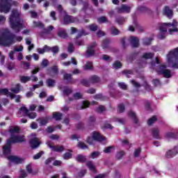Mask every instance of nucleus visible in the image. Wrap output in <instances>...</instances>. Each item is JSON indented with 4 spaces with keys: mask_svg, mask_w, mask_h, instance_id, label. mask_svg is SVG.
I'll use <instances>...</instances> for the list:
<instances>
[{
    "mask_svg": "<svg viewBox=\"0 0 178 178\" xmlns=\"http://www.w3.org/2000/svg\"><path fill=\"white\" fill-rule=\"evenodd\" d=\"M10 138L7 140L6 144L3 147V152L4 155H9L12 148V144H17L24 143L26 138L24 135L19 134L20 128L19 127H11L8 130Z\"/></svg>",
    "mask_w": 178,
    "mask_h": 178,
    "instance_id": "nucleus-1",
    "label": "nucleus"
},
{
    "mask_svg": "<svg viewBox=\"0 0 178 178\" xmlns=\"http://www.w3.org/2000/svg\"><path fill=\"white\" fill-rule=\"evenodd\" d=\"M20 16H22V12L13 9L8 18L10 27L15 33H20V31L24 28V22L20 18Z\"/></svg>",
    "mask_w": 178,
    "mask_h": 178,
    "instance_id": "nucleus-2",
    "label": "nucleus"
},
{
    "mask_svg": "<svg viewBox=\"0 0 178 178\" xmlns=\"http://www.w3.org/2000/svg\"><path fill=\"white\" fill-rule=\"evenodd\" d=\"M2 38H0V45L10 47V45L23 41V37L11 33L9 29L6 28L0 31Z\"/></svg>",
    "mask_w": 178,
    "mask_h": 178,
    "instance_id": "nucleus-3",
    "label": "nucleus"
},
{
    "mask_svg": "<svg viewBox=\"0 0 178 178\" xmlns=\"http://www.w3.org/2000/svg\"><path fill=\"white\" fill-rule=\"evenodd\" d=\"M168 29H169L168 31L170 34H175V33H177V22L176 20H173L172 23H164L161 24L159 26L160 33L158 35V38L159 40H163L168 34Z\"/></svg>",
    "mask_w": 178,
    "mask_h": 178,
    "instance_id": "nucleus-4",
    "label": "nucleus"
},
{
    "mask_svg": "<svg viewBox=\"0 0 178 178\" xmlns=\"http://www.w3.org/2000/svg\"><path fill=\"white\" fill-rule=\"evenodd\" d=\"M161 63V61L159 60V58L158 57L156 58V63H151V68L155 69L156 72L159 73V74H162L165 79H170L172 77V72L170 70L166 69V65H161L159 67H156V65H159Z\"/></svg>",
    "mask_w": 178,
    "mask_h": 178,
    "instance_id": "nucleus-5",
    "label": "nucleus"
},
{
    "mask_svg": "<svg viewBox=\"0 0 178 178\" xmlns=\"http://www.w3.org/2000/svg\"><path fill=\"white\" fill-rule=\"evenodd\" d=\"M167 66L178 69V47L171 50L167 55Z\"/></svg>",
    "mask_w": 178,
    "mask_h": 178,
    "instance_id": "nucleus-6",
    "label": "nucleus"
},
{
    "mask_svg": "<svg viewBox=\"0 0 178 178\" xmlns=\"http://www.w3.org/2000/svg\"><path fill=\"white\" fill-rule=\"evenodd\" d=\"M13 5L17 6L19 3L12 0H0V13H9Z\"/></svg>",
    "mask_w": 178,
    "mask_h": 178,
    "instance_id": "nucleus-7",
    "label": "nucleus"
},
{
    "mask_svg": "<svg viewBox=\"0 0 178 178\" xmlns=\"http://www.w3.org/2000/svg\"><path fill=\"white\" fill-rule=\"evenodd\" d=\"M94 140L95 141H104L105 140V137H104L102 135H101L98 132H93L92 133V138L88 137L86 140L88 144H90V145H92L94 144Z\"/></svg>",
    "mask_w": 178,
    "mask_h": 178,
    "instance_id": "nucleus-8",
    "label": "nucleus"
},
{
    "mask_svg": "<svg viewBox=\"0 0 178 178\" xmlns=\"http://www.w3.org/2000/svg\"><path fill=\"white\" fill-rule=\"evenodd\" d=\"M30 140L29 144L33 149L38 148L40 147V140H38V138L35 137V134H32L29 136Z\"/></svg>",
    "mask_w": 178,
    "mask_h": 178,
    "instance_id": "nucleus-9",
    "label": "nucleus"
},
{
    "mask_svg": "<svg viewBox=\"0 0 178 178\" xmlns=\"http://www.w3.org/2000/svg\"><path fill=\"white\" fill-rule=\"evenodd\" d=\"M130 10H131V6L122 4L120 7L117 8L118 13H130Z\"/></svg>",
    "mask_w": 178,
    "mask_h": 178,
    "instance_id": "nucleus-10",
    "label": "nucleus"
},
{
    "mask_svg": "<svg viewBox=\"0 0 178 178\" xmlns=\"http://www.w3.org/2000/svg\"><path fill=\"white\" fill-rule=\"evenodd\" d=\"M69 23H79V18L65 15L64 17V24H69Z\"/></svg>",
    "mask_w": 178,
    "mask_h": 178,
    "instance_id": "nucleus-11",
    "label": "nucleus"
},
{
    "mask_svg": "<svg viewBox=\"0 0 178 178\" xmlns=\"http://www.w3.org/2000/svg\"><path fill=\"white\" fill-rule=\"evenodd\" d=\"M95 47H97L96 42H93L88 47V49L86 51L87 56H92V55L95 54Z\"/></svg>",
    "mask_w": 178,
    "mask_h": 178,
    "instance_id": "nucleus-12",
    "label": "nucleus"
},
{
    "mask_svg": "<svg viewBox=\"0 0 178 178\" xmlns=\"http://www.w3.org/2000/svg\"><path fill=\"white\" fill-rule=\"evenodd\" d=\"M178 154V146L175 147L174 149L169 150L166 152L165 156L166 158H173V156H176Z\"/></svg>",
    "mask_w": 178,
    "mask_h": 178,
    "instance_id": "nucleus-13",
    "label": "nucleus"
},
{
    "mask_svg": "<svg viewBox=\"0 0 178 178\" xmlns=\"http://www.w3.org/2000/svg\"><path fill=\"white\" fill-rule=\"evenodd\" d=\"M47 144L49 148H51V151H55L56 152H63L65 149L63 146H52L51 142H47Z\"/></svg>",
    "mask_w": 178,
    "mask_h": 178,
    "instance_id": "nucleus-14",
    "label": "nucleus"
},
{
    "mask_svg": "<svg viewBox=\"0 0 178 178\" xmlns=\"http://www.w3.org/2000/svg\"><path fill=\"white\" fill-rule=\"evenodd\" d=\"M8 161H10V162H12L13 163H22L23 162V159H21L17 156H8Z\"/></svg>",
    "mask_w": 178,
    "mask_h": 178,
    "instance_id": "nucleus-15",
    "label": "nucleus"
},
{
    "mask_svg": "<svg viewBox=\"0 0 178 178\" xmlns=\"http://www.w3.org/2000/svg\"><path fill=\"white\" fill-rule=\"evenodd\" d=\"M29 109L26 106H22L17 113L18 118H23V116H27L29 115Z\"/></svg>",
    "mask_w": 178,
    "mask_h": 178,
    "instance_id": "nucleus-16",
    "label": "nucleus"
},
{
    "mask_svg": "<svg viewBox=\"0 0 178 178\" xmlns=\"http://www.w3.org/2000/svg\"><path fill=\"white\" fill-rule=\"evenodd\" d=\"M129 41L131 42V45H132L134 48H137V47L139 45L138 42L140 40H138V38L136 36H131Z\"/></svg>",
    "mask_w": 178,
    "mask_h": 178,
    "instance_id": "nucleus-17",
    "label": "nucleus"
},
{
    "mask_svg": "<svg viewBox=\"0 0 178 178\" xmlns=\"http://www.w3.org/2000/svg\"><path fill=\"white\" fill-rule=\"evenodd\" d=\"M0 94L2 95H8V97H10L11 99L15 98V94L9 92L6 88L0 89Z\"/></svg>",
    "mask_w": 178,
    "mask_h": 178,
    "instance_id": "nucleus-18",
    "label": "nucleus"
},
{
    "mask_svg": "<svg viewBox=\"0 0 178 178\" xmlns=\"http://www.w3.org/2000/svg\"><path fill=\"white\" fill-rule=\"evenodd\" d=\"M164 13L169 19H172L173 16V10H170L168 6L164 8Z\"/></svg>",
    "mask_w": 178,
    "mask_h": 178,
    "instance_id": "nucleus-19",
    "label": "nucleus"
},
{
    "mask_svg": "<svg viewBox=\"0 0 178 178\" xmlns=\"http://www.w3.org/2000/svg\"><path fill=\"white\" fill-rule=\"evenodd\" d=\"M46 84L47 87H50V88L55 87V84H56V81L52 79H48L46 81Z\"/></svg>",
    "mask_w": 178,
    "mask_h": 178,
    "instance_id": "nucleus-20",
    "label": "nucleus"
},
{
    "mask_svg": "<svg viewBox=\"0 0 178 178\" xmlns=\"http://www.w3.org/2000/svg\"><path fill=\"white\" fill-rule=\"evenodd\" d=\"M49 120V118L46 117L45 118H40L37 120L38 122H40V126H45L48 121Z\"/></svg>",
    "mask_w": 178,
    "mask_h": 178,
    "instance_id": "nucleus-21",
    "label": "nucleus"
},
{
    "mask_svg": "<svg viewBox=\"0 0 178 178\" xmlns=\"http://www.w3.org/2000/svg\"><path fill=\"white\" fill-rule=\"evenodd\" d=\"M87 166H88L89 170H90V172H92V173H95V172H96L95 166L94 165V164H92V162L88 161L87 163Z\"/></svg>",
    "mask_w": 178,
    "mask_h": 178,
    "instance_id": "nucleus-22",
    "label": "nucleus"
},
{
    "mask_svg": "<svg viewBox=\"0 0 178 178\" xmlns=\"http://www.w3.org/2000/svg\"><path fill=\"white\" fill-rule=\"evenodd\" d=\"M26 45H29L28 47V51H31L34 48V44L31 43V40L30 38L26 39Z\"/></svg>",
    "mask_w": 178,
    "mask_h": 178,
    "instance_id": "nucleus-23",
    "label": "nucleus"
},
{
    "mask_svg": "<svg viewBox=\"0 0 178 178\" xmlns=\"http://www.w3.org/2000/svg\"><path fill=\"white\" fill-rule=\"evenodd\" d=\"M128 116L134 119V123H136V124L138 123V120H137V118L136 117V113L133 111H129Z\"/></svg>",
    "mask_w": 178,
    "mask_h": 178,
    "instance_id": "nucleus-24",
    "label": "nucleus"
},
{
    "mask_svg": "<svg viewBox=\"0 0 178 178\" xmlns=\"http://www.w3.org/2000/svg\"><path fill=\"white\" fill-rule=\"evenodd\" d=\"M10 91H12V92H15V94H19V92H20V84L17 83L15 88H12L10 89Z\"/></svg>",
    "mask_w": 178,
    "mask_h": 178,
    "instance_id": "nucleus-25",
    "label": "nucleus"
},
{
    "mask_svg": "<svg viewBox=\"0 0 178 178\" xmlns=\"http://www.w3.org/2000/svg\"><path fill=\"white\" fill-rule=\"evenodd\" d=\"M53 118L55 120H60L62 119V113L58 112L54 113Z\"/></svg>",
    "mask_w": 178,
    "mask_h": 178,
    "instance_id": "nucleus-26",
    "label": "nucleus"
},
{
    "mask_svg": "<svg viewBox=\"0 0 178 178\" xmlns=\"http://www.w3.org/2000/svg\"><path fill=\"white\" fill-rule=\"evenodd\" d=\"M152 134L154 138H159V129L158 128L153 129Z\"/></svg>",
    "mask_w": 178,
    "mask_h": 178,
    "instance_id": "nucleus-27",
    "label": "nucleus"
},
{
    "mask_svg": "<svg viewBox=\"0 0 178 178\" xmlns=\"http://www.w3.org/2000/svg\"><path fill=\"white\" fill-rule=\"evenodd\" d=\"M76 159L78 162H86V161L87 160L86 156H83L81 154L78 155Z\"/></svg>",
    "mask_w": 178,
    "mask_h": 178,
    "instance_id": "nucleus-28",
    "label": "nucleus"
},
{
    "mask_svg": "<svg viewBox=\"0 0 178 178\" xmlns=\"http://www.w3.org/2000/svg\"><path fill=\"white\" fill-rule=\"evenodd\" d=\"M56 74H58V67L54 66L51 68V72H50V75L54 76H56Z\"/></svg>",
    "mask_w": 178,
    "mask_h": 178,
    "instance_id": "nucleus-29",
    "label": "nucleus"
},
{
    "mask_svg": "<svg viewBox=\"0 0 178 178\" xmlns=\"http://www.w3.org/2000/svg\"><path fill=\"white\" fill-rule=\"evenodd\" d=\"M102 47L103 49H106V48H109V40L106 39L103 41Z\"/></svg>",
    "mask_w": 178,
    "mask_h": 178,
    "instance_id": "nucleus-30",
    "label": "nucleus"
},
{
    "mask_svg": "<svg viewBox=\"0 0 178 178\" xmlns=\"http://www.w3.org/2000/svg\"><path fill=\"white\" fill-rule=\"evenodd\" d=\"M58 36L60 37V38H66L67 37V34H66V31L63 29H60L58 32Z\"/></svg>",
    "mask_w": 178,
    "mask_h": 178,
    "instance_id": "nucleus-31",
    "label": "nucleus"
},
{
    "mask_svg": "<svg viewBox=\"0 0 178 178\" xmlns=\"http://www.w3.org/2000/svg\"><path fill=\"white\" fill-rule=\"evenodd\" d=\"M33 27H38V29H44V24L41 22H33Z\"/></svg>",
    "mask_w": 178,
    "mask_h": 178,
    "instance_id": "nucleus-32",
    "label": "nucleus"
},
{
    "mask_svg": "<svg viewBox=\"0 0 178 178\" xmlns=\"http://www.w3.org/2000/svg\"><path fill=\"white\" fill-rule=\"evenodd\" d=\"M26 170L27 172H29L31 175H37V173H38V171H33V170L31 169V165H28L26 166Z\"/></svg>",
    "mask_w": 178,
    "mask_h": 178,
    "instance_id": "nucleus-33",
    "label": "nucleus"
},
{
    "mask_svg": "<svg viewBox=\"0 0 178 178\" xmlns=\"http://www.w3.org/2000/svg\"><path fill=\"white\" fill-rule=\"evenodd\" d=\"M31 79V78L30 76H20V81L22 83H27V81H30Z\"/></svg>",
    "mask_w": 178,
    "mask_h": 178,
    "instance_id": "nucleus-34",
    "label": "nucleus"
},
{
    "mask_svg": "<svg viewBox=\"0 0 178 178\" xmlns=\"http://www.w3.org/2000/svg\"><path fill=\"white\" fill-rule=\"evenodd\" d=\"M48 49H49V47H48V46H44L42 49H38V54H44L45 52H47V51H48Z\"/></svg>",
    "mask_w": 178,
    "mask_h": 178,
    "instance_id": "nucleus-35",
    "label": "nucleus"
},
{
    "mask_svg": "<svg viewBox=\"0 0 178 178\" xmlns=\"http://www.w3.org/2000/svg\"><path fill=\"white\" fill-rule=\"evenodd\" d=\"M113 67L114 69H120V67H122V63H120V61H115L113 64Z\"/></svg>",
    "mask_w": 178,
    "mask_h": 178,
    "instance_id": "nucleus-36",
    "label": "nucleus"
},
{
    "mask_svg": "<svg viewBox=\"0 0 178 178\" xmlns=\"http://www.w3.org/2000/svg\"><path fill=\"white\" fill-rule=\"evenodd\" d=\"M116 22L118 24H123L126 22V19L123 17L116 18Z\"/></svg>",
    "mask_w": 178,
    "mask_h": 178,
    "instance_id": "nucleus-37",
    "label": "nucleus"
},
{
    "mask_svg": "<svg viewBox=\"0 0 178 178\" xmlns=\"http://www.w3.org/2000/svg\"><path fill=\"white\" fill-rule=\"evenodd\" d=\"M98 81H99V77L97 76L93 75L90 77L91 83H98Z\"/></svg>",
    "mask_w": 178,
    "mask_h": 178,
    "instance_id": "nucleus-38",
    "label": "nucleus"
},
{
    "mask_svg": "<svg viewBox=\"0 0 178 178\" xmlns=\"http://www.w3.org/2000/svg\"><path fill=\"white\" fill-rule=\"evenodd\" d=\"M165 138H176V134L173 132H168L165 134Z\"/></svg>",
    "mask_w": 178,
    "mask_h": 178,
    "instance_id": "nucleus-39",
    "label": "nucleus"
},
{
    "mask_svg": "<svg viewBox=\"0 0 178 178\" xmlns=\"http://www.w3.org/2000/svg\"><path fill=\"white\" fill-rule=\"evenodd\" d=\"M144 59H151L154 58V54L152 53H145L143 54Z\"/></svg>",
    "mask_w": 178,
    "mask_h": 178,
    "instance_id": "nucleus-40",
    "label": "nucleus"
},
{
    "mask_svg": "<svg viewBox=\"0 0 178 178\" xmlns=\"http://www.w3.org/2000/svg\"><path fill=\"white\" fill-rule=\"evenodd\" d=\"M84 69L85 70H91V69H92V63L91 62L86 63L84 67Z\"/></svg>",
    "mask_w": 178,
    "mask_h": 178,
    "instance_id": "nucleus-41",
    "label": "nucleus"
},
{
    "mask_svg": "<svg viewBox=\"0 0 178 178\" xmlns=\"http://www.w3.org/2000/svg\"><path fill=\"white\" fill-rule=\"evenodd\" d=\"M49 49L54 54H57V52H59V47L58 46L49 47L48 51H49Z\"/></svg>",
    "mask_w": 178,
    "mask_h": 178,
    "instance_id": "nucleus-42",
    "label": "nucleus"
},
{
    "mask_svg": "<svg viewBox=\"0 0 178 178\" xmlns=\"http://www.w3.org/2000/svg\"><path fill=\"white\" fill-rule=\"evenodd\" d=\"M156 122V116H153L152 118H149L147 124L149 126H151V124L155 123Z\"/></svg>",
    "mask_w": 178,
    "mask_h": 178,
    "instance_id": "nucleus-43",
    "label": "nucleus"
},
{
    "mask_svg": "<svg viewBox=\"0 0 178 178\" xmlns=\"http://www.w3.org/2000/svg\"><path fill=\"white\" fill-rule=\"evenodd\" d=\"M51 2H52V5L54 6H55V8H57V9H58V10H60V12H61V10H62V6L61 5H57L56 6V2H57L56 0H51Z\"/></svg>",
    "mask_w": 178,
    "mask_h": 178,
    "instance_id": "nucleus-44",
    "label": "nucleus"
},
{
    "mask_svg": "<svg viewBox=\"0 0 178 178\" xmlns=\"http://www.w3.org/2000/svg\"><path fill=\"white\" fill-rule=\"evenodd\" d=\"M74 99H81L83 98V95L80 92H76L73 95Z\"/></svg>",
    "mask_w": 178,
    "mask_h": 178,
    "instance_id": "nucleus-45",
    "label": "nucleus"
},
{
    "mask_svg": "<svg viewBox=\"0 0 178 178\" xmlns=\"http://www.w3.org/2000/svg\"><path fill=\"white\" fill-rule=\"evenodd\" d=\"M98 23H106L108 22V19L106 17H100L97 19Z\"/></svg>",
    "mask_w": 178,
    "mask_h": 178,
    "instance_id": "nucleus-46",
    "label": "nucleus"
},
{
    "mask_svg": "<svg viewBox=\"0 0 178 178\" xmlns=\"http://www.w3.org/2000/svg\"><path fill=\"white\" fill-rule=\"evenodd\" d=\"M99 155H101V154L99 152H94L91 154L90 158H92V159H95V158H98Z\"/></svg>",
    "mask_w": 178,
    "mask_h": 178,
    "instance_id": "nucleus-47",
    "label": "nucleus"
},
{
    "mask_svg": "<svg viewBox=\"0 0 178 178\" xmlns=\"http://www.w3.org/2000/svg\"><path fill=\"white\" fill-rule=\"evenodd\" d=\"M44 86V82L42 81H40L39 83L33 85V90H35V88H40V87H42Z\"/></svg>",
    "mask_w": 178,
    "mask_h": 178,
    "instance_id": "nucleus-48",
    "label": "nucleus"
},
{
    "mask_svg": "<svg viewBox=\"0 0 178 178\" xmlns=\"http://www.w3.org/2000/svg\"><path fill=\"white\" fill-rule=\"evenodd\" d=\"M29 119H35L37 118V114L34 112L30 113V111L28 113V115Z\"/></svg>",
    "mask_w": 178,
    "mask_h": 178,
    "instance_id": "nucleus-49",
    "label": "nucleus"
},
{
    "mask_svg": "<svg viewBox=\"0 0 178 178\" xmlns=\"http://www.w3.org/2000/svg\"><path fill=\"white\" fill-rule=\"evenodd\" d=\"M72 89L69 88H65L63 90V94L65 95H69L70 94H72Z\"/></svg>",
    "mask_w": 178,
    "mask_h": 178,
    "instance_id": "nucleus-50",
    "label": "nucleus"
},
{
    "mask_svg": "<svg viewBox=\"0 0 178 178\" xmlns=\"http://www.w3.org/2000/svg\"><path fill=\"white\" fill-rule=\"evenodd\" d=\"M78 147L80 148L81 149H86V148H88V147L83 142H79L78 143Z\"/></svg>",
    "mask_w": 178,
    "mask_h": 178,
    "instance_id": "nucleus-51",
    "label": "nucleus"
},
{
    "mask_svg": "<svg viewBox=\"0 0 178 178\" xmlns=\"http://www.w3.org/2000/svg\"><path fill=\"white\" fill-rule=\"evenodd\" d=\"M53 29H54V26H49L48 27V29H43V31H44V34H49V33H51V31H52Z\"/></svg>",
    "mask_w": 178,
    "mask_h": 178,
    "instance_id": "nucleus-52",
    "label": "nucleus"
},
{
    "mask_svg": "<svg viewBox=\"0 0 178 178\" xmlns=\"http://www.w3.org/2000/svg\"><path fill=\"white\" fill-rule=\"evenodd\" d=\"M118 112H119L120 113L124 112V105H123L122 104L118 105Z\"/></svg>",
    "mask_w": 178,
    "mask_h": 178,
    "instance_id": "nucleus-53",
    "label": "nucleus"
},
{
    "mask_svg": "<svg viewBox=\"0 0 178 178\" xmlns=\"http://www.w3.org/2000/svg\"><path fill=\"white\" fill-rule=\"evenodd\" d=\"M42 155H44V152H40L33 156V159H40Z\"/></svg>",
    "mask_w": 178,
    "mask_h": 178,
    "instance_id": "nucleus-54",
    "label": "nucleus"
},
{
    "mask_svg": "<svg viewBox=\"0 0 178 178\" xmlns=\"http://www.w3.org/2000/svg\"><path fill=\"white\" fill-rule=\"evenodd\" d=\"M14 51L15 52H22V51H23V46L19 45V46L15 47Z\"/></svg>",
    "mask_w": 178,
    "mask_h": 178,
    "instance_id": "nucleus-55",
    "label": "nucleus"
},
{
    "mask_svg": "<svg viewBox=\"0 0 178 178\" xmlns=\"http://www.w3.org/2000/svg\"><path fill=\"white\" fill-rule=\"evenodd\" d=\"M89 29H90V31H97L98 30V26H97L95 24H92V25L89 26Z\"/></svg>",
    "mask_w": 178,
    "mask_h": 178,
    "instance_id": "nucleus-56",
    "label": "nucleus"
},
{
    "mask_svg": "<svg viewBox=\"0 0 178 178\" xmlns=\"http://www.w3.org/2000/svg\"><path fill=\"white\" fill-rule=\"evenodd\" d=\"M111 34L112 35H118V34H119V30L115 27L111 28Z\"/></svg>",
    "mask_w": 178,
    "mask_h": 178,
    "instance_id": "nucleus-57",
    "label": "nucleus"
},
{
    "mask_svg": "<svg viewBox=\"0 0 178 178\" xmlns=\"http://www.w3.org/2000/svg\"><path fill=\"white\" fill-rule=\"evenodd\" d=\"M151 41H152V38L143 39V44L144 45H149V44H151Z\"/></svg>",
    "mask_w": 178,
    "mask_h": 178,
    "instance_id": "nucleus-58",
    "label": "nucleus"
},
{
    "mask_svg": "<svg viewBox=\"0 0 178 178\" xmlns=\"http://www.w3.org/2000/svg\"><path fill=\"white\" fill-rule=\"evenodd\" d=\"M88 106H90V102H87V101H84L83 102V105L80 108V109H85V108H88Z\"/></svg>",
    "mask_w": 178,
    "mask_h": 178,
    "instance_id": "nucleus-59",
    "label": "nucleus"
},
{
    "mask_svg": "<svg viewBox=\"0 0 178 178\" xmlns=\"http://www.w3.org/2000/svg\"><path fill=\"white\" fill-rule=\"evenodd\" d=\"M139 12H147L148 8L144 6H140L138 8Z\"/></svg>",
    "mask_w": 178,
    "mask_h": 178,
    "instance_id": "nucleus-60",
    "label": "nucleus"
},
{
    "mask_svg": "<svg viewBox=\"0 0 178 178\" xmlns=\"http://www.w3.org/2000/svg\"><path fill=\"white\" fill-rule=\"evenodd\" d=\"M119 87L122 88V90H127V85L126 83L121 82L118 83Z\"/></svg>",
    "mask_w": 178,
    "mask_h": 178,
    "instance_id": "nucleus-61",
    "label": "nucleus"
},
{
    "mask_svg": "<svg viewBox=\"0 0 178 178\" xmlns=\"http://www.w3.org/2000/svg\"><path fill=\"white\" fill-rule=\"evenodd\" d=\"M63 158L64 159H66V160L70 159V158H72V153L70 152L65 153L63 156Z\"/></svg>",
    "mask_w": 178,
    "mask_h": 178,
    "instance_id": "nucleus-62",
    "label": "nucleus"
},
{
    "mask_svg": "<svg viewBox=\"0 0 178 178\" xmlns=\"http://www.w3.org/2000/svg\"><path fill=\"white\" fill-rule=\"evenodd\" d=\"M113 122H118V123H120V124H123L124 123V120L120 119V118H114Z\"/></svg>",
    "mask_w": 178,
    "mask_h": 178,
    "instance_id": "nucleus-63",
    "label": "nucleus"
},
{
    "mask_svg": "<svg viewBox=\"0 0 178 178\" xmlns=\"http://www.w3.org/2000/svg\"><path fill=\"white\" fill-rule=\"evenodd\" d=\"M105 111V106H99L97 110L99 113H102V112H104Z\"/></svg>",
    "mask_w": 178,
    "mask_h": 178,
    "instance_id": "nucleus-64",
    "label": "nucleus"
}]
</instances>
